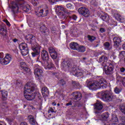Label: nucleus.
I'll list each match as a JSON object with an SVG mask.
<instances>
[{
	"label": "nucleus",
	"instance_id": "f257e3e1",
	"mask_svg": "<svg viewBox=\"0 0 125 125\" xmlns=\"http://www.w3.org/2000/svg\"><path fill=\"white\" fill-rule=\"evenodd\" d=\"M36 86L35 83L31 82L27 83L25 85L24 95L27 100H33V99L36 98V94H33L32 92L35 90V88H36Z\"/></svg>",
	"mask_w": 125,
	"mask_h": 125
},
{
	"label": "nucleus",
	"instance_id": "f03ea898",
	"mask_svg": "<svg viewBox=\"0 0 125 125\" xmlns=\"http://www.w3.org/2000/svg\"><path fill=\"white\" fill-rule=\"evenodd\" d=\"M107 81L104 78H101L96 81H91L88 82L87 87L90 89H95L96 88H106L107 87Z\"/></svg>",
	"mask_w": 125,
	"mask_h": 125
},
{
	"label": "nucleus",
	"instance_id": "7ed1b4c3",
	"mask_svg": "<svg viewBox=\"0 0 125 125\" xmlns=\"http://www.w3.org/2000/svg\"><path fill=\"white\" fill-rule=\"evenodd\" d=\"M102 99L105 102H109L113 98V94L109 91L103 92L102 93Z\"/></svg>",
	"mask_w": 125,
	"mask_h": 125
},
{
	"label": "nucleus",
	"instance_id": "20e7f679",
	"mask_svg": "<svg viewBox=\"0 0 125 125\" xmlns=\"http://www.w3.org/2000/svg\"><path fill=\"white\" fill-rule=\"evenodd\" d=\"M56 12L60 16H64L66 13L68 14L67 9L61 6H57L56 7Z\"/></svg>",
	"mask_w": 125,
	"mask_h": 125
},
{
	"label": "nucleus",
	"instance_id": "39448f33",
	"mask_svg": "<svg viewBox=\"0 0 125 125\" xmlns=\"http://www.w3.org/2000/svg\"><path fill=\"white\" fill-rule=\"evenodd\" d=\"M78 12L84 17H88L90 15L89 10L85 7H82L78 9Z\"/></svg>",
	"mask_w": 125,
	"mask_h": 125
},
{
	"label": "nucleus",
	"instance_id": "423d86ee",
	"mask_svg": "<svg viewBox=\"0 0 125 125\" xmlns=\"http://www.w3.org/2000/svg\"><path fill=\"white\" fill-rule=\"evenodd\" d=\"M11 59V56L8 54H6L3 60L0 61V64L2 65H7V64L10 63Z\"/></svg>",
	"mask_w": 125,
	"mask_h": 125
},
{
	"label": "nucleus",
	"instance_id": "0eeeda50",
	"mask_svg": "<svg viewBox=\"0 0 125 125\" xmlns=\"http://www.w3.org/2000/svg\"><path fill=\"white\" fill-rule=\"evenodd\" d=\"M70 73L74 76H77V77L83 76V73H82L81 70L77 67H72L70 70Z\"/></svg>",
	"mask_w": 125,
	"mask_h": 125
},
{
	"label": "nucleus",
	"instance_id": "6e6552de",
	"mask_svg": "<svg viewBox=\"0 0 125 125\" xmlns=\"http://www.w3.org/2000/svg\"><path fill=\"white\" fill-rule=\"evenodd\" d=\"M41 56L42 60L44 62L49 61V56H48V52L45 50H42L41 52Z\"/></svg>",
	"mask_w": 125,
	"mask_h": 125
},
{
	"label": "nucleus",
	"instance_id": "1a4fd4ad",
	"mask_svg": "<svg viewBox=\"0 0 125 125\" xmlns=\"http://www.w3.org/2000/svg\"><path fill=\"white\" fill-rule=\"evenodd\" d=\"M113 69H114V66L110 63L108 66H104V72L106 75H110L113 73Z\"/></svg>",
	"mask_w": 125,
	"mask_h": 125
},
{
	"label": "nucleus",
	"instance_id": "9d476101",
	"mask_svg": "<svg viewBox=\"0 0 125 125\" xmlns=\"http://www.w3.org/2000/svg\"><path fill=\"white\" fill-rule=\"evenodd\" d=\"M32 50L34 51V52L32 53L33 57H35L36 55H39V54L41 53V48L39 45H36V46L33 47Z\"/></svg>",
	"mask_w": 125,
	"mask_h": 125
},
{
	"label": "nucleus",
	"instance_id": "9b49d317",
	"mask_svg": "<svg viewBox=\"0 0 125 125\" xmlns=\"http://www.w3.org/2000/svg\"><path fill=\"white\" fill-rule=\"evenodd\" d=\"M19 0H17V2L13 1V5L12 6V10L14 13H17L18 12V10H19V8L18 7V2Z\"/></svg>",
	"mask_w": 125,
	"mask_h": 125
},
{
	"label": "nucleus",
	"instance_id": "f8f14e48",
	"mask_svg": "<svg viewBox=\"0 0 125 125\" xmlns=\"http://www.w3.org/2000/svg\"><path fill=\"white\" fill-rule=\"evenodd\" d=\"M44 67L46 70H50L52 68H54V64L52 62H48V61H45L44 62Z\"/></svg>",
	"mask_w": 125,
	"mask_h": 125
},
{
	"label": "nucleus",
	"instance_id": "ddd939ff",
	"mask_svg": "<svg viewBox=\"0 0 125 125\" xmlns=\"http://www.w3.org/2000/svg\"><path fill=\"white\" fill-rule=\"evenodd\" d=\"M62 68L64 71H70L71 65H70L69 64H68V62H63L62 64Z\"/></svg>",
	"mask_w": 125,
	"mask_h": 125
},
{
	"label": "nucleus",
	"instance_id": "4468645a",
	"mask_svg": "<svg viewBox=\"0 0 125 125\" xmlns=\"http://www.w3.org/2000/svg\"><path fill=\"white\" fill-rule=\"evenodd\" d=\"M39 14L40 16L42 17H45V16H47L48 14V8L41 9L39 11Z\"/></svg>",
	"mask_w": 125,
	"mask_h": 125
},
{
	"label": "nucleus",
	"instance_id": "2eb2a0df",
	"mask_svg": "<svg viewBox=\"0 0 125 125\" xmlns=\"http://www.w3.org/2000/svg\"><path fill=\"white\" fill-rule=\"evenodd\" d=\"M20 66L23 71H25V72H28L29 71V67H28L27 64L25 63V62H21L20 63Z\"/></svg>",
	"mask_w": 125,
	"mask_h": 125
},
{
	"label": "nucleus",
	"instance_id": "dca6fc26",
	"mask_svg": "<svg viewBox=\"0 0 125 125\" xmlns=\"http://www.w3.org/2000/svg\"><path fill=\"white\" fill-rule=\"evenodd\" d=\"M28 119L30 125H35L37 124V121L35 119V118H34V116L29 115L28 116Z\"/></svg>",
	"mask_w": 125,
	"mask_h": 125
},
{
	"label": "nucleus",
	"instance_id": "f3484780",
	"mask_svg": "<svg viewBox=\"0 0 125 125\" xmlns=\"http://www.w3.org/2000/svg\"><path fill=\"white\" fill-rule=\"evenodd\" d=\"M42 93L43 97H46V96H47V95H48L49 94L48 89L47 88V87H43L42 88Z\"/></svg>",
	"mask_w": 125,
	"mask_h": 125
},
{
	"label": "nucleus",
	"instance_id": "a211bd4d",
	"mask_svg": "<svg viewBox=\"0 0 125 125\" xmlns=\"http://www.w3.org/2000/svg\"><path fill=\"white\" fill-rule=\"evenodd\" d=\"M94 107L96 110H98L99 111H100V110H102V109H103V105L102 104V103L100 102H98L96 103L94 105Z\"/></svg>",
	"mask_w": 125,
	"mask_h": 125
},
{
	"label": "nucleus",
	"instance_id": "6ab92c4d",
	"mask_svg": "<svg viewBox=\"0 0 125 125\" xmlns=\"http://www.w3.org/2000/svg\"><path fill=\"white\" fill-rule=\"evenodd\" d=\"M69 46L71 49L78 50L79 45V44L77 43V42H73L70 43Z\"/></svg>",
	"mask_w": 125,
	"mask_h": 125
},
{
	"label": "nucleus",
	"instance_id": "aec40b11",
	"mask_svg": "<svg viewBox=\"0 0 125 125\" xmlns=\"http://www.w3.org/2000/svg\"><path fill=\"white\" fill-rule=\"evenodd\" d=\"M34 74L36 77L39 78V77L42 76V70L40 68H36L34 70Z\"/></svg>",
	"mask_w": 125,
	"mask_h": 125
},
{
	"label": "nucleus",
	"instance_id": "412c9836",
	"mask_svg": "<svg viewBox=\"0 0 125 125\" xmlns=\"http://www.w3.org/2000/svg\"><path fill=\"white\" fill-rule=\"evenodd\" d=\"M0 92L1 93L2 99H3V100H5V99L7 98V91H5V90H2L0 91Z\"/></svg>",
	"mask_w": 125,
	"mask_h": 125
},
{
	"label": "nucleus",
	"instance_id": "4be33fe9",
	"mask_svg": "<svg viewBox=\"0 0 125 125\" xmlns=\"http://www.w3.org/2000/svg\"><path fill=\"white\" fill-rule=\"evenodd\" d=\"M0 34L2 36H6L7 34V32L6 31V29L3 26L0 27Z\"/></svg>",
	"mask_w": 125,
	"mask_h": 125
},
{
	"label": "nucleus",
	"instance_id": "5701e85b",
	"mask_svg": "<svg viewBox=\"0 0 125 125\" xmlns=\"http://www.w3.org/2000/svg\"><path fill=\"white\" fill-rule=\"evenodd\" d=\"M73 93L75 94V99L77 100V101H80V100L82 99V93L78 92H75Z\"/></svg>",
	"mask_w": 125,
	"mask_h": 125
},
{
	"label": "nucleus",
	"instance_id": "b1692460",
	"mask_svg": "<svg viewBox=\"0 0 125 125\" xmlns=\"http://www.w3.org/2000/svg\"><path fill=\"white\" fill-rule=\"evenodd\" d=\"M19 48L20 50H21V51L24 50L25 49H27V48H28L27 44H26V43H21L19 45Z\"/></svg>",
	"mask_w": 125,
	"mask_h": 125
},
{
	"label": "nucleus",
	"instance_id": "393cba45",
	"mask_svg": "<svg viewBox=\"0 0 125 125\" xmlns=\"http://www.w3.org/2000/svg\"><path fill=\"white\" fill-rule=\"evenodd\" d=\"M114 45H119L121 42V38L119 37H115L113 38Z\"/></svg>",
	"mask_w": 125,
	"mask_h": 125
},
{
	"label": "nucleus",
	"instance_id": "a878e982",
	"mask_svg": "<svg viewBox=\"0 0 125 125\" xmlns=\"http://www.w3.org/2000/svg\"><path fill=\"white\" fill-rule=\"evenodd\" d=\"M101 117L102 120L107 121L109 119V113L107 112L104 113L101 115Z\"/></svg>",
	"mask_w": 125,
	"mask_h": 125
},
{
	"label": "nucleus",
	"instance_id": "bb28decb",
	"mask_svg": "<svg viewBox=\"0 0 125 125\" xmlns=\"http://www.w3.org/2000/svg\"><path fill=\"white\" fill-rule=\"evenodd\" d=\"M85 47H84V46H83V45H80L78 46V48L77 49V51H78V52H81L82 53L84 52V51H85Z\"/></svg>",
	"mask_w": 125,
	"mask_h": 125
},
{
	"label": "nucleus",
	"instance_id": "cd10ccee",
	"mask_svg": "<svg viewBox=\"0 0 125 125\" xmlns=\"http://www.w3.org/2000/svg\"><path fill=\"white\" fill-rule=\"evenodd\" d=\"M40 31L42 34H45V33H46L48 30L47 28L45 27V25H42L41 27Z\"/></svg>",
	"mask_w": 125,
	"mask_h": 125
},
{
	"label": "nucleus",
	"instance_id": "c85d7f7f",
	"mask_svg": "<svg viewBox=\"0 0 125 125\" xmlns=\"http://www.w3.org/2000/svg\"><path fill=\"white\" fill-rule=\"evenodd\" d=\"M101 19L103 21H105V22H107V21H109V16L107 14H104V15L102 16L101 17Z\"/></svg>",
	"mask_w": 125,
	"mask_h": 125
},
{
	"label": "nucleus",
	"instance_id": "c756f323",
	"mask_svg": "<svg viewBox=\"0 0 125 125\" xmlns=\"http://www.w3.org/2000/svg\"><path fill=\"white\" fill-rule=\"evenodd\" d=\"M107 60H108V59L105 56H102L101 57L99 60V62H103L104 63V62H106Z\"/></svg>",
	"mask_w": 125,
	"mask_h": 125
},
{
	"label": "nucleus",
	"instance_id": "7c9ffc66",
	"mask_svg": "<svg viewBox=\"0 0 125 125\" xmlns=\"http://www.w3.org/2000/svg\"><path fill=\"white\" fill-rule=\"evenodd\" d=\"M21 55L22 56H26L28 53H29V50H28V48L27 49L22 50L21 51Z\"/></svg>",
	"mask_w": 125,
	"mask_h": 125
},
{
	"label": "nucleus",
	"instance_id": "2f4dec72",
	"mask_svg": "<svg viewBox=\"0 0 125 125\" xmlns=\"http://www.w3.org/2000/svg\"><path fill=\"white\" fill-rule=\"evenodd\" d=\"M22 9L25 12H29V10H30V5H26L23 6Z\"/></svg>",
	"mask_w": 125,
	"mask_h": 125
},
{
	"label": "nucleus",
	"instance_id": "473e14b6",
	"mask_svg": "<svg viewBox=\"0 0 125 125\" xmlns=\"http://www.w3.org/2000/svg\"><path fill=\"white\" fill-rule=\"evenodd\" d=\"M104 47L106 48V49H107V50H110L111 49V47L110 46V43L108 42H106L104 43Z\"/></svg>",
	"mask_w": 125,
	"mask_h": 125
},
{
	"label": "nucleus",
	"instance_id": "72a5a7b5",
	"mask_svg": "<svg viewBox=\"0 0 125 125\" xmlns=\"http://www.w3.org/2000/svg\"><path fill=\"white\" fill-rule=\"evenodd\" d=\"M50 55L51 57V58H52V59H56L57 58V52H55V53H52L51 54H50Z\"/></svg>",
	"mask_w": 125,
	"mask_h": 125
},
{
	"label": "nucleus",
	"instance_id": "f704fd0d",
	"mask_svg": "<svg viewBox=\"0 0 125 125\" xmlns=\"http://www.w3.org/2000/svg\"><path fill=\"white\" fill-rule=\"evenodd\" d=\"M114 16L117 20H120V21H122V17L121 16V15L117 13L115 14Z\"/></svg>",
	"mask_w": 125,
	"mask_h": 125
},
{
	"label": "nucleus",
	"instance_id": "c9c22d12",
	"mask_svg": "<svg viewBox=\"0 0 125 125\" xmlns=\"http://www.w3.org/2000/svg\"><path fill=\"white\" fill-rule=\"evenodd\" d=\"M31 3L33 4L35 6L38 5L39 3V1L38 0H31Z\"/></svg>",
	"mask_w": 125,
	"mask_h": 125
},
{
	"label": "nucleus",
	"instance_id": "e433bc0d",
	"mask_svg": "<svg viewBox=\"0 0 125 125\" xmlns=\"http://www.w3.org/2000/svg\"><path fill=\"white\" fill-rule=\"evenodd\" d=\"M95 37L88 36V40L90 41V42H93V41L95 40Z\"/></svg>",
	"mask_w": 125,
	"mask_h": 125
},
{
	"label": "nucleus",
	"instance_id": "4c0bfd02",
	"mask_svg": "<svg viewBox=\"0 0 125 125\" xmlns=\"http://www.w3.org/2000/svg\"><path fill=\"white\" fill-rule=\"evenodd\" d=\"M29 25L30 27H35V26H36V23H35L34 21H30L29 22Z\"/></svg>",
	"mask_w": 125,
	"mask_h": 125
},
{
	"label": "nucleus",
	"instance_id": "58836bf2",
	"mask_svg": "<svg viewBox=\"0 0 125 125\" xmlns=\"http://www.w3.org/2000/svg\"><path fill=\"white\" fill-rule=\"evenodd\" d=\"M49 52L50 54L51 53H55L56 52V51H55V49L52 47L49 48Z\"/></svg>",
	"mask_w": 125,
	"mask_h": 125
},
{
	"label": "nucleus",
	"instance_id": "ea45409f",
	"mask_svg": "<svg viewBox=\"0 0 125 125\" xmlns=\"http://www.w3.org/2000/svg\"><path fill=\"white\" fill-rule=\"evenodd\" d=\"M26 38L27 40H28V41H30V42H32V40L33 39V35H28L26 36Z\"/></svg>",
	"mask_w": 125,
	"mask_h": 125
},
{
	"label": "nucleus",
	"instance_id": "a19ab883",
	"mask_svg": "<svg viewBox=\"0 0 125 125\" xmlns=\"http://www.w3.org/2000/svg\"><path fill=\"white\" fill-rule=\"evenodd\" d=\"M121 89H120L117 87H115V88L114 89V92H115V93L119 94V93H120V92H121Z\"/></svg>",
	"mask_w": 125,
	"mask_h": 125
},
{
	"label": "nucleus",
	"instance_id": "79ce46f5",
	"mask_svg": "<svg viewBox=\"0 0 125 125\" xmlns=\"http://www.w3.org/2000/svg\"><path fill=\"white\" fill-rule=\"evenodd\" d=\"M120 109L121 112H122V113H124V114H125V105L120 106Z\"/></svg>",
	"mask_w": 125,
	"mask_h": 125
},
{
	"label": "nucleus",
	"instance_id": "37998d69",
	"mask_svg": "<svg viewBox=\"0 0 125 125\" xmlns=\"http://www.w3.org/2000/svg\"><path fill=\"white\" fill-rule=\"evenodd\" d=\"M112 120L114 123H117V122H118V117H117V116H115L112 118Z\"/></svg>",
	"mask_w": 125,
	"mask_h": 125
},
{
	"label": "nucleus",
	"instance_id": "c03bdc74",
	"mask_svg": "<svg viewBox=\"0 0 125 125\" xmlns=\"http://www.w3.org/2000/svg\"><path fill=\"white\" fill-rule=\"evenodd\" d=\"M4 54L3 53H0V61L3 60Z\"/></svg>",
	"mask_w": 125,
	"mask_h": 125
},
{
	"label": "nucleus",
	"instance_id": "a18cd8bd",
	"mask_svg": "<svg viewBox=\"0 0 125 125\" xmlns=\"http://www.w3.org/2000/svg\"><path fill=\"white\" fill-rule=\"evenodd\" d=\"M60 0H48V1L51 3H54V2H56L57 1H59Z\"/></svg>",
	"mask_w": 125,
	"mask_h": 125
},
{
	"label": "nucleus",
	"instance_id": "49530a36",
	"mask_svg": "<svg viewBox=\"0 0 125 125\" xmlns=\"http://www.w3.org/2000/svg\"><path fill=\"white\" fill-rule=\"evenodd\" d=\"M66 7L67 8H68V9H71V8H72V4H71V3H68L66 4Z\"/></svg>",
	"mask_w": 125,
	"mask_h": 125
},
{
	"label": "nucleus",
	"instance_id": "de8ad7c7",
	"mask_svg": "<svg viewBox=\"0 0 125 125\" xmlns=\"http://www.w3.org/2000/svg\"><path fill=\"white\" fill-rule=\"evenodd\" d=\"M4 22H5V23H6V25H7V26H10V23H9V21H7V20H4Z\"/></svg>",
	"mask_w": 125,
	"mask_h": 125
},
{
	"label": "nucleus",
	"instance_id": "09e8293b",
	"mask_svg": "<svg viewBox=\"0 0 125 125\" xmlns=\"http://www.w3.org/2000/svg\"><path fill=\"white\" fill-rule=\"evenodd\" d=\"M105 29L104 28H100V32L101 33H105Z\"/></svg>",
	"mask_w": 125,
	"mask_h": 125
},
{
	"label": "nucleus",
	"instance_id": "8fccbe9b",
	"mask_svg": "<svg viewBox=\"0 0 125 125\" xmlns=\"http://www.w3.org/2000/svg\"><path fill=\"white\" fill-rule=\"evenodd\" d=\"M60 83H61V85H64L65 84V82L64 80H62L60 81Z\"/></svg>",
	"mask_w": 125,
	"mask_h": 125
},
{
	"label": "nucleus",
	"instance_id": "3c124183",
	"mask_svg": "<svg viewBox=\"0 0 125 125\" xmlns=\"http://www.w3.org/2000/svg\"><path fill=\"white\" fill-rule=\"evenodd\" d=\"M3 83H6V81L3 80L2 81L0 82V86H1V85H2L3 84Z\"/></svg>",
	"mask_w": 125,
	"mask_h": 125
},
{
	"label": "nucleus",
	"instance_id": "603ef678",
	"mask_svg": "<svg viewBox=\"0 0 125 125\" xmlns=\"http://www.w3.org/2000/svg\"><path fill=\"white\" fill-rule=\"evenodd\" d=\"M50 112H51V113H53L54 112V110H53V109L50 108L49 109L48 112L50 113Z\"/></svg>",
	"mask_w": 125,
	"mask_h": 125
},
{
	"label": "nucleus",
	"instance_id": "864d4df0",
	"mask_svg": "<svg viewBox=\"0 0 125 125\" xmlns=\"http://www.w3.org/2000/svg\"><path fill=\"white\" fill-rule=\"evenodd\" d=\"M77 16L75 15L72 16V19H73V20H75V21L77 20Z\"/></svg>",
	"mask_w": 125,
	"mask_h": 125
},
{
	"label": "nucleus",
	"instance_id": "5fc2aeb1",
	"mask_svg": "<svg viewBox=\"0 0 125 125\" xmlns=\"http://www.w3.org/2000/svg\"><path fill=\"white\" fill-rule=\"evenodd\" d=\"M125 69L124 67H122L121 68H120V72H121V73H124V72H125Z\"/></svg>",
	"mask_w": 125,
	"mask_h": 125
},
{
	"label": "nucleus",
	"instance_id": "6e6d98bb",
	"mask_svg": "<svg viewBox=\"0 0 125 125\" xmlns=\"http://www.w3.org/2000/svg\"><path fill=\"white\" fill-rule=\"evenodd\" d=\"M21 125H28L26 122H22L21 123Z\"/></svg>",
	"mask_w": 125,
	"mask_h": 125
},
{
	"label": "nucleus",
	"instance_id": "4d7b16f0",
	"mask_svg": "<svg viewBox=\"0 0 125 125\" xmlns=\"http://www.w3.org/2000/svg\"><path fill=\"white\" fill-rule=\"evenodd\" d=\"M71 105H72V103L71 102H69V103L66 104V106H70Z\"/></svg>",
	"mask_w": 125,
	"mask_h": 125
},
{
	"label": "nucleus",
	"instance_id": "13d9d810",
	"mask_svg": "<svg viewBox=\"0 0 125 125\" xmlns=\"http://www.w3.org/2000/svg\"><path fill=\"white\" fill-rule=\"evenodd\" d=\"M13 42H18V40H17V39H15L13 40Z\"/></svg>",
	"mask_w": 125,
	"mask_h": 125
},
{
	"label": "nucleus",
	"instance_id": "bf43d9fd",
	"mask_svg": "<svg viewBox=\"0 0 125 125\" xmlns=\"http://www.w3.org/2000/svg\"><path fill=\"white\" fill-rule=\"evenodd\" d=\"M122 55H125V51L121 52V53H120V55H122Z\"/></svg>",
	"mask_w": 125,
	"mask_h": 125
},
{
	"label": "nucleus",
	"instance_id": "052dcab7",
	"mask_svg": "<svg viewBox=\"0 0 125 125\" xmlns=\"http://www.w3.org/2000/svg\"><path fill=\"white\" fill-rule=\"evenodd\" d=\"M53 106H56V102H53L52 103Z\"/></svg>",
	"mask_w": 125,
	"mask_h": 125
},
{
	"label": "nucleus",
	"instance_id": "680f3d73",
	"mask_svg": "<svg viewBox=\"0 0 125 125\" xmlns=\"http://www.w3.org/2000/svg\"><path fill=\"white\" fill-rule=\"evenodd\" d=\"M36 94H37L38 97H40V96H41V94H40V93H39V92H37L36 93Z\"/></svg>",
	"mask_w": 125,
	"mask_h": 125
},
{
	"label": "nucleus",
	"instance_id": "e2e57ef3",
	"mask_svg": "<svg viewBox=\"0 0 125 125\" xmlns=\"http://www.w3.org/2000/svg\"><path fill=\"white\" fill-rule=\"evenodd\" d=\"M123 49H124L125 50V43H124L123 45Z\"/></svg>",
	"mask_w": 125,
	"mask_h": 125
},
{
	"label": "nucleus",
	"instance_id": "0e129e2a",
	"mask_svg": "<svg viewBox=\"0 0 125 125\" xmlns=\"http://www.w3.org/2000/svg\"><path fill=\"white\" fill-rule=\"evenodd\" d=\"M62 28H63V29H64V28H65V26L64 25H62Z\"/></svg>",
	"mask_w": 125,
	"mask_h": 125
},
{
	"label": "nucleus",
	"instance_id": "69168bd1",
	"mask_svg": "<svg viewBox=\"0 0 125 125\" xmlns=\"http://www.w3.org/2000/svg\"><path fill=\"white\" fill-rule=\"evenodd\" d=\"M57 105H58V106H60V104H57Z\"/></svg>",
	"mask_w": 125,
	"mask_h": 125
},
{
	"label": "nucleus",
	"instance_id": "338daca9",
	"mask_svg": "<svg viewBox=\"0 0 125 125\" xmlns=\"http://www.w3.org/2000/svg\"><path fill=\"white\" fill-rule=\"evenodd\" d=\"M83 60L85 59V58H83Z\"/></svg>",
	"mask_w": 125,
	"mask_h": 125
},
{
	"label": "nucleus",
	"instance_id": "774afa93",
	"mask_svg": "<svg viewBox=\"0 0 125 125\" xmlns=\"http://www.w3.org/2000/svg\"><path fill=\"white\" fill-rule=\"evenodd\" d=\"M0 125H2V124H0Z\"/></svg>",
	"mask_w": 125,
	"mask_h": 125
}]
</instances>
